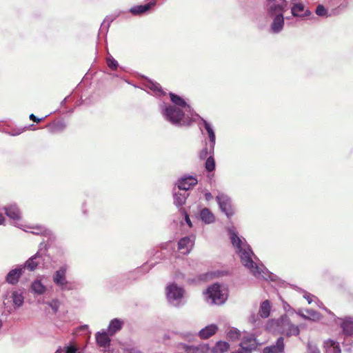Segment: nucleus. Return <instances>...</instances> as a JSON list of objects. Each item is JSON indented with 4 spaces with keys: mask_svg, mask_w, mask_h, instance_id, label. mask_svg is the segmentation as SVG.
I'll use <instances>...</instances> for the list:
<instances>
[{
    "mask_svg": "<svg viewBox=\"0 0 353 353\" xmlns=\"http://www.w3.org/2000/svg\"><path fill=\"white\" fill-rule=\"evenodd\" d=\"M170 98L173 105L161 101L159 111L165 121L176 127H189L196 119V113L192 107L180 96L170 92Z\"/></svg>",
    "mask_w": 353,
    "mask_h": 353,
    "instance_id": "1",
    "label": "nucleus"
},
{
    "mask_svg": "<svg viewBox=\"0 0 353 353\" xmlns=\"http://www.w3.org/2000/svg\"><path fill=\"white\" fill-rule=\"evenodd\" d=\"M228 232L232 245L236 248V252L239 255L241 263L249 269L256 278L275 281L276 275L270 272L263 265L259 266L253 261L251 257L254 254L252 250L246 243L243 242L239 236L236 228L234 226L229 227Z\"/></svg>",
    "mask_w": 353,
    "mask_h": 353,
    "instance_id": "2",
    "label": "nucleus"
},
{
    "mask_svg": "<svg viewBox=\"0 0 353 353\" xmlns=\"http://www.w3.org/2000/svg\"><path fill=\"white\" fill-rule=\"evenodd\" d=\"M263 9L266 17L272 21L270 24V32L274 34L280 33L284 27V13L288 10L286 0H265Z\"/></svg>",
    "mask_w": 353,
    "mask_h": 353,
    "instance_id": "3",
    "label": "nucleus"
},
{
    "mask_svg": "<svg viewBox=\"0 0 353 353\" xmlns=\"http://www.w3.org/2000/svg\"><path fill=\"white\" fill-rule=\"evenodd\" d=\"M168 304L175 308H181L187 303L185 290L183 287L174 282L169 283L165 290Z\"/></svg>",
    "mask_w": 353,
    "mask_h": 353,
    "instance_id": "4",
    "label": "nucleus"
},
{
    "mask_svg": "<svg viewBox=\"0 0 353 353\" xmlns=\"http://www.w3.org/2000/svg\"><path fill=\"white\" fill-rule=\"evenodd\" d=\"M181 336L188 343H179L176 347L179 350H183L185 353H210V347L208 343H200L198 345L190 344L196 338V334L192 332L181 334Z\"/></svg>",
    "mask_w": 353,
    "mask_h": 353,
    "instance_id": "5",
    "label": "nucleus"
},
{
    "mask_svg": "<svg viewBox=\"0 0 353 353\" xmlns=\"http://www.w3.org/2000/svg\"><path fill=\"white\" fill-rule=\"evenodd\" d=\"M69 269L67 264L61 265L52 274V279L54 284L61 291H70L74 289L73 284L66 278Z\"/></svg>",
    "mask_w": 353,
    "mask_h": 353,
    "instance_id": "6",
    "label": "nucleus"
},
{
    "mask_svg": "<svg viewBox=\"0 0 353 353\" xmlns=\"http://www.w3.org/2000/svg\"><path fill=\"white\" fill-rule=\"evenodd\" d=\"M206 299L211 304L221 305L226 301L227 296L222 292L221 285L214 283L206 290Z\"/></svg>",
    "mask_w": 353,
    "mask_h": 353,
    "instance_id": "7",
    "label": "nucleus"
},
{
    "mask_svg": "<svg viewBox=\"0 0 353 353\" xmlns=\"http://www.w3.org/2000/svg\"><path fill=\"white\" fill-rule=\"evenodd\" d=\"M111 336L105 330L97 332L95 334L96 343L99 347L103 348V353H113L114 352L110 348Z\"/></svg>",
    "mask_w": 353,
    "mask_h": 353,
    "instance_id": "8",
    "label": "nucleus"
},
{
    "mask_svg": "<svg viewBox=\"0 0 353 353\" xmlns=\"http://www.w3.org/2000/svg\"><path fill=\"white\" fill-rule=\"evenodd\" d=\"M194 117L196 119L195 122H197L200 130L202 131V128H204V129L206 130L209 137V143H210V146L212 147V145H215L216 136L212 125L197 113H194Z\"/></svg>",
    "mask_w": 353,
    "mask_h": 353,
    "instance_id": "9",
    "label": "nucleus"
},
{
    "mask_svg": "<svg viewBox=\"0 0 353 353\" xmlns=\"http://www.w3.org/2000/svg\"><path fill=\"white\" fill-rule=\"evenodd\" d=\"M216 201L219 204V208L228 218L233 216L234 211L232 205L231 199L226 194H219L216 196Z\"/></svg>",
    "mask_w": 353,
    "mask_h": 353,
    "instance_id": "10",
    "label": "nucleus"
},
{
    "mask_svg": "<svg viewBox=\"0 0 353 353\" xmlns=\"http://www.w3.org/2000/svg\"><path fill=\"white\" fill-rule=\"evenodd\" d=\"M280 323L285 330V334L288 336H298L300 333V327H303V325L300 326L292 324L287 315H283L281 317Z\"/></svg>",
    "mask_w": 353,
    "mask_h": 353,
    "instance_id": "11",
    "label": "nucleus"
},
{
    "mask_svg": "<svg viewBox=\"0 0 353 353\" xmlns=\"http://www.w3.org/2000/svg\"><path fill=\"white\" fill-rule=\"evenodd\" d=\"M3 210L7 216L14 221V225L22 228L23 225L19 223L21 219V214L18 206L16 204H10L5 206Z\"/></svg>",
    "mask_w": 353,
    "mask_h": 353,
    "instance_id": "12",
    "label": "nucleus"
},
{
    "mask_svg": "<svg viewBox=\"0 0 353 353\" xmlns=\"http://www.w3.org/2000/svg\"><path fill=\"white\" fill-rule=\"evenodd\" d=\"M48 250L47 244L43 241L40 243L38 251L34 254V256L37 257L39 268H46L48 267V262H46V258H48Z\"/></svg>",
    "mask_w": 353,
    "mask_h": 353,
    "instance_id": "13",
    "label": "nucleus"
},
{
    "mask_svg": "<svg viewBox=\"0 0 353 353\" xmlns=\"http://www.w3.org/2000/svg\"><path fill=\"white\" fill-rule=\"evenodd\" d=\"M198 181L196 177L192 175H185L178 179L176 185H177L179 190L187 192L188 190L196 185Z\"/></svg>",
    "mask_w": 353,
    "mask_h": 353,
    "instance_id": "14",
    "label": "nucleus"
},
{
    "mask_svg": "<svg viewBox=\"0 0 353 353\" xmlns=\"http://www.w3.org/2000/svg\"><path fill=\"white\" fill-rule=\"evenodd\" d=\"M24 269L21 265H19L14 269H12L8 272L6 276V281L11 285L17 284L21 276L23 274Z\"/></svg>",
    "mask_w": 353,
    "mask_h": 353,
    "instance_id": "15",
    "label": "nucleus"
},
{
    "mask_svg": "<svg viewBox=\"0 0 353 353\" xmlns=\"http://www.w3.org/2000/svg\"><path fill=\"white\" fill-rule=\"evenodd\" d=\"M157 1L155 0H152V1L146 3L145 5H139L132 7L130 9V12L132 15L134 16H141L143 14L149 12L152 7L156 6Z\"/></svg>",
    "mask_w": 353,
    "mask_h": 353,
    "instance_id": "16",
    "label": "nucleus"
},
{
    "mask_svg": "<svg viewBox=\"0 0 353 353\" xmlns=\"http://www.w3.org/2000/svg\"><path fill=\"white\" fill-rule=\"evenodd\" d=\"M340 327L342 330L343 334L345 336H352L353 335V318L347 316L343 319H340Z\"/></svg>",
    "mask_w": 353,
    "mask_h": 353,
    "instance_id": "17",
    "label": "nucleus"
},
{
    "mask_svg": "<svg viewBox=\"0 0 353 353\" xmlns=\"http://www.w3.org/2000/svg\"><path fill=\"white\" fill-rule=\"evenodd\" d=\"M291 13L294 17L301 18L310 17L312 12L309 9H305V6L302 3H296L291 8Z\"/></svg>",
    "mask_w": 353,
    "mask_h": 353,
    "instance_id": "18",
    "label": "nucleus"
},
{
    "mask_svg": "<svg viewBox=\"0 0 353 353\" xmlns=\"http://www.w3.org/2000/svg\"><path fill=\"white\" fill-rule=\"evenodd\" d=\"M194 245L193 240L189 236L181 238L178 242V249L183 254H188Z\"/></svg>",
    "mask_w": 353,
    "mask_h": 353,
    "instance_id": "19",
    "label": "nucleus"
},
{
    "mask_svg": "<svg viewBox=\"0 0 353 353\" xmlns=\"http://www.w3.org/2000/svg\"><path fill=\"white\" fill-rule=\"evenodd\" d=\"M145 86L152 92V94L158 98L166 95V92L162 89L161 85L157 82L148 80L145 83Z\"/></svg>",
    "mask_w": 353,
    "mask_h": 353,
    "instance_id": "20",
    "label": "nucleus"
},
{
    "mask_svg": "<svg viewBox=\"0 0 353 353\" xmlns=\"http://www.w3.org/2000/svg\"><path fill=\"white\" fill-rule=\"evenodd\" d=\"M284 339L282 336L278 338L276 343L264 347L263 353H282L284 350Z\"/></svg>",
    "mask_w": 353,
    "mask_h": 353,
    "instance_id": "21",
    "label": "nucleus"
},
{
    "mask_svg": "<svg viewBox=\"0 0 353 353\" xmlns=\"http://www.w3.org/2000/svg\"><path fill=\"white\" fill-rule=\"evenodd\" d=\"M124 325V321L120 319L115 318L110 321L106 332L110 336H114L120 331Z\"/></svg>",
    "mask_w": 353,
    "mask_h": 353,
    "instance_id": "22",
    "label": "nucleus"
},
{
    "mask_svg": "<svg viewBox=\"0 0 353 353\" xmlns=\"http://www.w3.org/2000/svg\"><path fill=\"white\" fill-rule=\"evenodd\" d=\"M10 299L12 301L14 309H18L21 307L24 303L23 293L19 290H13L10 292Z\"/></svg>",
    "mask_w": 353,
    "mask_h": 353,
    "instance_id": "23",
    "label": "nucleus"
},
{
    "mask_svg": "<svg viewBox=\"0 0 353 353\" xmlns=\"http://www.w3.org/2000/svg\"><path fill=\"white\" fill-rule=\"evenodd\" d=\"M180 191L181 190L176 192L174 190L173 192L174 204L179 210L182 208V206L185 203L186 199L189 196L188 193L185 192H181Z\"/></svg>",
    "mask_w": 353,
    "mask_h": 353,
    "instance_id": "24",
    "label": "nucleus"
},
{
    "mask_svg": "<svg viewBox=\"0 0 353 353\" xmlns=\"http://www.w3.org/2000/svg\"><path fill=\"white\" fill-rule=\"evenodd\" d=\"M241 345L246 348H249L250 351L255 349L256 347V340L253 334H245L241 341Z\"/></svg>",
    "mask_w": 353,
    "mask_h": 353,
    "instance_id": "25",
    "label": "nucleus"
},
{
    "mask_svg": "<svg viewBox=\"0 0 353 353\" xmlns=\"http://www.w3.org/2000/svg\"><path fill=\"white\" fill-rule=\"evenodd\" d=\"M217 329H218V327L216 325H214V324L209 325L205 327L204 328L201 329L199 332L198 336L201 339H207L210 338V336H212V335H214L216 333Z\"/></svg>",
    "mask_w": 353,
    "mask_h": 353,
    "instance_id": "26",
    "label": "nucleus"
},
{
    "mask_svg": "<svg viewBox=\"0 0 353 353\" xmlns=\"http://www.w3.org/2000/svg\"><path fill=\"white\" fill-rule=\"evenodd\" d=\"M33 231L32 232V234H37V235H43L46 237L48 238V240L53 241L55 239L54 235L52 232L51 230H48L45 228L43 226H36L32 228Z\"/></svg>",
    "mask_w": 353,
    "mask_h": 353,
    "instance_id": "27",
    "label": "nucleus"
},
{
    "mask_svg": "<svg viewBox=\"0 0 353 353\" xmlns=\"http://www.w3.org/2000/svg\"><path fill=\"white\" fill-rule=\"evenodd\" d=\"M325 353H341L339 343L334 340L325 341Z\"/></svg>",
    "mask_w": 353,
    "mask_h": 353,
    "instance_id": "28",
    "label": "nucleus"
},
{
    "mask_svg": "<svg viewBox=\"0 0 353 353\" xmlns=\"http://www.w3.org/2000/svg\"><path fill=\"white\" fill-rule=\"evenodd\" d=\"M200 219L206 224L212 223L215 220L214 214L207 208H204L200 211Z\"/></svg>",
    "mask_w": 353,
    "mask_h": 353,
    "instance_id": "29",
    "label": "nucleus"
},
{
    "mask_svg": "<svg viewBox=\"0 0 353 353\" xmlns=\"http://www.w3.org/2000/svg\"><path fill=\"white\" fill-rule=\"evenodd\" d=\"M230 345L225 341H217L214 346L210 347V353H224L229 350Z\"/></svg>",
    "mask_w": 353,
    "mask_h": 353,
    "instance_id": "30",
    "label": "nucleus"
},
{
    "mask_svg": "<svg viewBox=\"0 0 353 353\" xmlns=\"http://www.w3.org/2000/svg\"><path fill=\"white\" fill-rule=\"evenodd\" d=\"M30 288L32 292L37 295L43 294L46 290V287L38 279L31 283Z\"/></svg>",
    "mask_w": 353,
    "mask_h": 353,
    "instance_id": "31",
    "label": "nucleus"
},
{
    "mask_svg": "<svg viewBox=\"0 0 353 353\" xmlns=\"http://www.w3.org/2000/svg\"><path fill=\"white\" fill-rule=\"evenodd\" d=\"M21 265L24 270L27 269L30 272H33L37 268H39L37 257L34 256V255L30 257L24 263L21 264Z\"/></svg>",
    "mask_w": 353,
    "mask_h": 353,
    "instance_id": "32",
    "label": "nucleus"
},
{
    "mask_svg": "<svg viewBox=\"0 0 353 353\" xmlns=\"http://www.w3.org/2000/svg\"><path fill=\"white\" fill-rule=\"evenodd\" d=\"M215 145H212V148L210 146V143H205V146L199 152V158L201 159H205L209 156H214Z\"/></svg>",
    "mask_w": 353,
    "mask_h": 353,
    "instance_id": "33",
    "label": "nucleus"
},
{
    "mask_svg": "<svg viewBox=\"0 0 353 353\" xmlns=\"http://www.w3.org/2000/svg\"><path fill=\"white\" fill-rule=\"evenodd\" d=\"M270 313V304L269 301L262 302L259 309V314L262 318H268Z\"/></svg>",
    "mask_w": 353,
    "mask_h": 353,
    "instance_id": "34",
    "label": "nucleus"
},
{
    "mask_svg": "<svg viewBox=\"0 0 353 353\" xmlns=\"http://www.w3.org/2000/svg\"><path fill=\"white\" fill-rule=\"evenodd\" d=\"M66 125L63 121H57L49 125L50 131L52 133H58L63 131Z\"/></svg>",
    "mask_w": 353,
    "mask_h": 353,
    "instance_id": "35",
    "label": "nucleus"
},
{
    "mask_svg": "<svg viewBox=\"0 0 353 353\" xmlns=\"http://www.w3.org/2000/svg\"><path fill=\"white\" fill-rule=\"evenodd\" d=\"M307 315H306V320H310L313 321H316L321 319V314L312 309H307L305 310Z\"/></svg>",
    "mask_w": 353,
    "mask_h": 353,
    "instance_id": "36",
    "label": "nucleus"
},
{
    "mask_svg": "<svg viewBox=\"0 0 353 353\" xmlns=\"http://www.w3.org/2000/svg\"><path fill=\"white\" fill-rule=\"evenodd\" d=\"M43 303L48 305L54 314L58 312L61 305V302L58 299H54L50 301H43Z\"/></svg>",
    "mask_w": 353,
    "mask_h": 353,
    "instance_id": "37",
    "label": "nucleus"
},
{
    "mask_svg": "<svg viewBox=\"0 0 353 353\" xmlns=\"http://www.w3.org/2000/svg\"><path fill=\"white\" fill-rule=\"evenodd\" d=\"M205 168L208 172H212L215 170V161L214 156H209L205 159Z\"/></svg>",
    "mask_w": 353,
    "mask_h": 353,
    "instance_id": "38",
    "label": "nucleus"
},
{
    "mask_svg": "<svg viewBox=\"0 0 353 353\" xmlns=\"http://www.w3.org/2000/svg\"><path fill=\"white\" fill-rule=\"evenodd\" d=\"M115 17H106V18L103 20V23L101 25L100 31L101 32H107L108 30L110 27V23L114 20Z\"/></svg>",
    "mask_w": 353,
    "mask_h": 353,
    "instance_id": "39",
    "label": "nucleus"
},
{
    "mask_svg": "<svg viewBox=\"0 0 353 353\" xmlns=\"http://www.w3.org/2000/svg\"><path fill=\"white\" fill-rule=\"evenodd\" d=\"M315 13L319 16L323 17H327L332 15V14H328L327 10L324 7V6L319 4L316 6Z\"/></svg>",
    "mask_w": 353,
    "mask_h": 353,
    "instance_id": "40",
    "label": "nucleus"
},
{
    "mask_svg": "<svg viewBox=\"0 0 353 353\" xmlns=\"http://www.w3.org/2000/svg\"><path fill=\"white\" fill-rule=\"evenodd\" d=\"M240 336H241V332L236 328H232L227 333L228 339H229L232 341H235L236 339H239L240 338Z\"/></svg>",
    "mask_w": 353,
    "mask_h": 353,
    "instance_id": "41",
    "label": "nucleus"
},
{
    "mask_svg": "<svg viewBox=\"0 0 353 353\" xmlns=\"http://www.w3.org/2000/svg\"><path fill=\"white\" fill-rule=\"evenodd\" d=\"M106 63L112 70H116L119 66L118 61L112 56L107 57Z\"/></svg>",
    "mask_w": 353,
    "mask_h": 353,
    "instance_id": "42",
    "label": "nucleus"
},
{
    "mask_svg": "<svg viewBox=\"0 0 353 353\" xmlns=\"http://www.w3.org/2000/svg\"><path fill=\"white\" fill-rule=\"evenodd\" d=\"M64 353H81L79 351V349L74 344L70 343L64 347V350H63Z\"/></svg>",
    "mask_w": 353,
    "mask_h": 353,
    "instance_id": "43",
    "label": "nucleus"
},
{
    "mask_svg": "<svg viewBox=\"0 0 353 353\" xmlns=\"http://www.w3.org/2000/svg\"><path fill=\"white\" fill-rule=\"evenodd\" d=\"M179 212L184 215L185 216V221L186 222V223L189 225V227H192V223L191 222V220L190 219V216L188 215V214L187 213V212L185 210V209L183 208H181L179 210Z\"/></svg>",
    "mask_w": 353,
    "mask_h": 353,
    "instance_id": "44",
    "label": "nucleus"
},
{
    "mask_svg": "<svg viewBox=\"0 0 353 353\" xmlns=\"http://www.w3.org/2000/svg\"><path fill=\"white\" fill-rule=\"evenodd\" d=\"M33 125H34L33 124H31L28 127V128L32 127ZM26 129H28V127H25L23 128H20V129L14 130H13L11 132H8V134L10 135H11V136H17V135H19L20 134H21L22 132H23Z\"/></svg>",
    "mask_w": 353,
    "mask_h": 353,
    "instance_id": "45",
    "label": "nucleus"
},
{
    "mask_svg": "<svg viewBox=\"0 0 353 353\" xmlns=\"http://www.w3.org/2000/svg\"><path fill=\"white\" fill-rule=\"evenodd\" d=\"M252 351L249 350V348H246L245 347H243L239 344V347L237 350L235 351L232 352L231 353H251Z\"/></svg>",
    "mask_w": 353,
    "mask_h": 353,
    "instance_id": "46",
    "label": "nucleus"
},
{
    "mask_svg": "<svg viewBox=\"0 0 353 353\" xmlns=\"http://www.w3.org/2000/svg\"><path fill=\"white\" fill-rule=\"evenodd\" d=\"M283 308L284 310L288 312V313H292L293 314L294 312H295L296 311L288 304L286 302L284 303L283 304Z\"/></svg>",
    "mask_w": 353,
    "mask_h": 353,
    "instance_id": "47",
    "label": "nucleus"
},
{
    "mask_svg": "<svg viewBox=\"0 0 353 353\" xmlns=\"http://www.w3.org/2000/svg\"><path fill=\"white\" fill-rule=\"evenodd\" d=\"M29 118L31 121H32L35 123H37L41 122V121H43L44 119V117L43 118H38L34 114H30Z\"/></svg>",
    "mask_w": 353,
    "mask_h": 353,
    "instance_id": "48",
    "label": "nucleus"
},
{
    "mask_svg": "<svg viewBox=\"0 0 353 353\" xmlns=\"http://www.w3.org/2000/svg\"><path fill=\"white\" fill-rule=\"evenodd\" d=\"M308 347H309L310 353H320V350L315 345H312L311 344H308Z\"/></svg>",
    "mask_w": 353,
    "mask_h": 353,
    "instance_id": "49",
    "label": "nucleus"
},
{
    "mask_svg": "<svg viewBox=\"0 0 353 353\" xmlns=\"http://www.w3.org/2000/svg\"><path fill=\"white\" fill-rule=\"evenodd\" d=\"M313 296H314L312 294L307 293V292H305L303 295V297L307 300V301L309 304L312 303Z\"/></svg>",
    "mask_w": 353,
    "mask_h": 353,
    "instance_id": "50",
    "label": "nucleus"
},
{
    "mask_svg": "<svg viewBox=\"0 0 353 353\" xmlns=\"http://www.w3.org/2000/svg\"><path fill=\"white\" fill-rule=\"evenodd\" d=\"M258 319V316H255L254 314H252L250 316L249 321L252 323L254 324L256 323V319Z\"/></svg>",
    "mask_w": 353,
    "mask_h": 353,
    "instance_id": "51",
    "label": "nucleus"
},
{
    "mask_svg": "<svg viewBox=\"0 0 353 353\" xmlns=\"http://www.w3.org/2000/svg\"><path fill=\"white\" fill-rule=\"evenodd\" d=\"M213 198L212 194L210 192H206L205 193V199L206 201H209Z\"/></svg>",
    "mask_w": 353,
    "mask_h": 353,
    "instance_id": "52",
    "label": "nucleus"
},
{
    "mask_svg": "<svg viewBox=\"0 0 353 353\" xmlns=\"http://www.w3.org/2000/svg\"><path fill=\"white\" fill-rule=\"evenodd\" d=\"M298 315H299L300 316H301L303 319H307L306 317V315L307 314H305L303 312L302 310H299L297 312H295Z\"/></svg>",
    "mask_w": 353,
    "mask_h": 353,
    "instance_id": "53",
    "label": "nucleus"
},
{
    "mask_svg": "<svg viewBox=\"0 0 353 353\" xmlns=\"http://www.w3.org/2000/svg\"><path fill=\"white\" fill-rule=\"evenodd\" d=\"M8 299H10V296H9V294H6V295L5 296V298H4V301H3V305H6V304H7L6 300H8V302H10V300H8Z\"/></svg>",
    "mask_w": 353,
    "mask_h": 353,
    "instance_id": "54",
    "label": "nucleus"
},
{
    "mask_svg": "<svg viewBox=\"0 0 353 353\" xmlns=\"http://www.w3.org/2000/svg\"><path fill=\"white\" fill-rule=\"evenodd\" d=\"M128 353H141V352L137 349L132 348V349L129 350Z\"/></svg>",
    "mask_w": 353,
    "mask_h": 353,
    "instance_id": "55",
    "label": "nucleus"
},
{
    "mask_svg": "<svg viewBox=\"0 0 353 353\" xmlns=\"http://www.w3.org/2000/svg\"><path fill=\"white\" fill-rule=\"evenodd\" d=\"M4 221H5V218H4L3 215L1 213H0V225L3 224Z\"/></svg>",
    "mask_w": 353,
    "mask_h": 353,
    "instance_id": "56",
    "label": "nucleus"
},
{
    "mask_svg": "<svg viewBox=\"0 0 353 353\" xmlns=\"http://www.w3.org/2000/svg\"><path fill=\"white\" fill-rule=\"evenodd\" d=\"M55 353H63V351H62V349L61 348H59L58 349Z\"/></svg>",
    "mask_w": 353,
    "mask_h": 353,
    "instance_id": "57",
    "label": "nucleus"
},
{
    "mask_svg": "<svg viewBox=\"0 0 353 353\" xmlns=\"http://www.w3.org/2000/svg\"><path fill=\"white\" fill-rule=\"evenodd\" d=\"M2 326H3V323H2L1 320L0 319V329L2 327Z\"/></svg>",
    "mask_w": 353,
    "mask_h": 353,
    "instance_id": "58",
    "label": "nucleus"
},
{
    "mask_svg": "<svg viewBox=\"0 0 353 353\" xmlns=\"http://www.w3.org/2000/svg\"><path fill=\"white\" fill-rule=\"evenodd\" d=\"M83 329H88V325H85L82 327Z\"/></svg>",
    "mask_w": 353,
    "mask_h": 353,
    "instance_id": "59",
    "label": "nucleus"
},
{
    "mask_svg": "<svg viewBox=\"0 0 353 353\" xmlns=\"http://www.w3.org/2000/svg\"><path fill=\"white\" fill-rule=\"evenodd\" d=\"M65 99L62 101V103H65Z\"/></svg>",
    "mask_w": 353,
    "mask_h": 353,
    "instance_id": "60",
    "label": "nucleus"
}]
</instances>
